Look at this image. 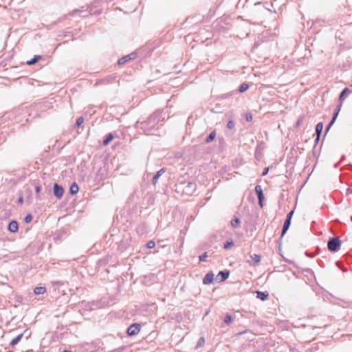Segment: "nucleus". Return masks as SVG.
Returning a JSON list of instances; mask_svg holds the SVG:
<instances>
[{"mask_svg": "<svg viewBox=\"0 0 352 352\" xmlns=\"http://www.w3.org/2000/svg\"><path fill=\"white\" fill-rule=\"evenodd\" d=\"M208 255H207V253L205 252L204 254L201 255L199 256V261H205L206 258H207Z\"/></svg>", "mask_w": 352, "mask_h": 352, "instance_id": "nucleus-32", "label": "nucleus"}, {"mask_svg": "<svg viewBox=\"0 0 352 352\" xmlns=\"http://www.w3.org/2000/svg\"><path fill=\"white\" fill-rule=\"evenodd\" d=\"M341 245V241L339 237L331 238L327 243L328 250L331 252H337L339 250Z\"/></svg>", "mask_w": 352, "mask_h": 352, "instance_id": "nucleus-2", "label": "nucleus"}, {"mask_svg": "<svg viewBox=\"0 0 352 352\" xmlns=\"http://www.w3.org/2000/svg\"><path fill=\"white\" fill-rule=\"evenodd\" d=\"M155 245V243L153 241H149L146 244V247L149 249L153 248Z\"/></svg>", "mask_w": 352, "mask_h": 352, "instance_id": "nucleus-29", "label": "nucleus"}, {"mask_svg": "<svg viewBox=\"0 0 352 352\" xmlns=\"http://www.w3.org/2000/svg\"><path fill=\"white\" fill-rule=\"evenodd\" d=\"M113 135L111 133H109L107 135L106 138L104 140L103 144L105 146L109 144V142L113 140Z\"/></svg>", "mask_w": 352, "mask_h": 352, "instance_id": "nucleus-21", "label": "nucleus"}, {"mask_svg": "<svg viewBox=\"0 0 352 352\" xmlns=\"http://www.w3.org/2000/svg\"><path fill=\"white\" fill-rule=\"evenodd\" d=\"M256 297L261 299V300H265L268 297V293L257 291Z\"/></svg>", "mask_w": 352, "mask_h": 352, "instance_id": "nucleus-15", "label": "nucleus"}, {"mask_svg": "<svg viewBox=\"0 0 352 352\" xmlns=\"http://www.w3.org/2000/svg\"><path fill=\"white\" fill-rule=\"evenodd\" d=\"M46 292V289L44 287H36L34 289V292L35 294L36 295H40V294H44L45 292Z\"/></svg>", "mask_w": 352, "mask_h": 352, "instance_id": "nucleus-19", "label": "nucleus"}, {"mask_svg": "<svg viewBox=\"0 0 352 352\" xmlns=\"http://www.w3.org/2000/svg\"><path fill=\"white\" fill-rule=\"evenodd\" d=\"M234 126V123L233 121L230 120L227 124V127L230 129H232Z\"/></svg>", "mask_w": 352, "mask_h": 352, "instance_id": "nucleus-30", "label": "nucleus"}, {"mask_svg": "<svg viewBox=\"0 0 352 352\" xmlns=\"http://www.w3.org/2000/svg\"><path fill=\"white\" fill-rule=\"evenodd\" d=\"M41 56H34V57L30 60L27 61V64L28 65H32L35 64L39 59H41Z\"/></svg>", "mask_w": 352, "mask_h": 352, "instance_id": "nucleus-20", "label": "nucleus"}, {"mask_svg": "<svg viewBox=\"0 0 352 352\" xmlns=\"http://www.w3.org/2000/svg\"><path fill=\"white\" fill-rule=\"evenodd\" d=\"M293 214H294V210L290 211L287 214L286 219H289V221H291V219H292V217Z\"/></svg>", "mask_w": 352, "mask_h": 352, "instance_id": "nucleus-35", "label": "nucleus"}, {"mask_svg": "<svg viewBox=\"0 0 352 352\" xmlns=\"http://www.w3.org/2000/svg\"><path fill=\"white\" fill-rule=\"evenodd\" d=\"M23 337V334H19L16 337H15L14 339H12L10 343V346H14L16 344L19 343V342L21 340Z\"/></svg>", "mask_w": 352, "mask_h": 352, "instance_id": "nucleus-17", "label": "nucleus"}, {"mask_svg": "<svg viewBox=\"0 0 352 352\" xmlns=\"http://www.w3.org/2000/svg\"><path fill=\"white\" fill-rule=\"evenodd\" d=\"M64 192V190L63 187L59 186L58 184H55L54 185V195L58 198L60 199L63 197Z\"/></svg>", "mask_w": 352, "mask_h": 352, "instance_id": "nucleus-6", "label": "nucleus"}, {"mask_svg": "<svg viewBox=\"0 0 352 352\" xmlns=\"http://www.w3.org/2000/svg\"><path fill=\"white\" fill-rule=\"evenodd\" d=\"M269 168H265L263 172V175H265L268 173Z\"/></svg>", "mask_w": 352, "mask_h": 352, "instance_id": "nucleus-37", "label": "nucleus"}, {"mask_svg": "<svg viewBox=\"0 0 352 352\" xmlns=\"http://www.w3.org/2000/svg\"><path fill=\"white\" fill-rule=\"evenodd\" d=\"M290 224H291V221H289V219H285L283 229H282V234H281L282 236L286 233V232L287 231V230L289 228Z\"/></svg>", "mask_w": 352, "mask_h": 352, "instance_id": "nucleus-13", "label": "nucleus"}, {"mask_svg": "<svg viewBox=\"0 0 352 352\" xmlns=\"http://www.w3.org/2000/svg\"><path fill=\"white\" fill-rule=\"evenodd\" d=\"M232 318L230 315H226L225 317L224 322L226 324H229L232 322Z\"/></svg>", "mask_w": 352, "mask_h": 352, "instance_id": "nucleus-27", "label": "nucleus"}, {"mask_svg": "<svg viewBox=\"0 0 352 352\" xmlns=\"http://www.w3.org/2000/svg\"><path fill=\"white\" fill-rule=\"evenodd\" d=\"M165 172L164 168L160 169L153 177V184H155L160 177Z\"/></svg>", "mask_w": 352, "mask_h": 352, "instance_id": "nucleus-16", "label": "nucleus"}, {"mask_svg": "<svg viewBox=\"0 0 352 352\" xmlns=\"http://www.w3.org/2000/svg\"><path fill=\"white\" fill-rule=\"evenodd\" d=\"M204 343V338H201L198 341L197 346H201Z\"/></svg>", "mask_w": 352, "mask_h": 352, "instance_id": "nucleus-36", "label": "nucleus"}, {"mask_svg": "<svg viewBox=\"0 0 352 352\" xmlns=\"http://www.w3.org/2000/svg\"><path fill=\"white\" fill-rule=\"evenodd\" d=\"M323 129V124L322 122H319L316 126V133L318 135V139H320V136L322 133Z\"/></svg>", "mask_w": 352, "mask_h": 352, "instance_id": "nucleus-14", "label": "nucleus"}, {"mask_svg": "<svg viewBox=\"0 0 352 352\" xmlns=\"http://www.w3.org/2000/svg\"><path fill=\"white\" fill-rule=\"evenodd\" d=\"M32 215H31V214H28V215H26V217H25L24 221H25V222H26V223H30V222L32 221Z\"/></svg>", "mask_w": 352, "mask_h": 352, "instance_id": "nucleus-31", "label": "nucleus"}, {"mask_svg": "<svg viewBox=\"0 0 352 352\" xmlns=\"http://www.w3.org/2000/svg\"><path fill=\"white\" fill-rule=\"evenodd\" d=\"M246 120L248 122H250L252 120V116L250 113H247L245 116Z\"/></svg>", "mask_w": 352, "mask_h": 352, "instance_id": "nucleus-33", "label": "nucleus"}, {"mask_svg": "<svg viewBox=\"0 0 352 352\" xmlns=\"http://www.w3.org/2000/svg\"><path fill=\"white\" fill-rule=\"evenodd\" d=\"M240 220L238 218L233 219L231 221V225L233 228H237L239 226Z\"/></svg>", "mask_w": 352, "mask_h": 352, "instance_id": "nucleus-25", "label": "nucleus"}, {"mask_svg": "<svg viewBox=\"0 0 352 352\" xmlns=\"http://www.w3.org/2000/svg\"><path fill=\"white\" fill-rule=\"evenodd\" d=\"M8 230L11 232H16L18 230V223L16 221L10 222L8 228Z\"/></svg>", "mask_w": 352, "mask_h": 352, "instance_id": "nucleus-11", "label": "nucleus"}, {"mask_svg": "<svg viewBox=\"0 0 352 352\" xmlns=\"http://www.w3.org/2000/svg\"><path fill=\"white\" fill-rule=\"evenodd\" d=\"M230 272L228 271H220L217 276V279L219 281H223L228 278Z\"/></svg>", "mask_w": 352, "mask_h": 352, "instance_id": "nucleus-8", "label": "nucleus"}, {"mask_svg": "<svg viewBox=\"0 0 352 352\" xmlns=\"http://www.w3.org/2000/svg\"><path fill=\"white\" fill-rule=\"evenodd\" d=\"M196 190V184L194 182H188L185 186H184V193L187 195H192Z\"/></svg>", "mask_w": 352, "mask_h": 352, "instance_id": "nucleus-3", "label": "nucleus"}, {"mask_svg": "<svg viewBox=\"0 0 352 352\" xmlns=\"http://www.w3.org/2000/svg\"><path fill=\"white\" fill-rule=\"evenodd\" d=\"M215 135H216V133L214 131L211 132L210 133V135L207 137L206 142L207 143L212 142L214 139Z\"/></svg>", "mask_w": 352, "mask_h": 352, "instance_id": "nucleus-22", "label": "nucleus"}, {"mask_svg": "<svg viewBox=\"0 0 352 352\" xmlns=\"http://www.w3.org/2000/svg\"><path fill=\"white\" fill-rule=\"evenodd\" d=\"M248 87L249 86L247 83H243L241 85L239 91V92L243 93L245 91L248 89Z\"/></svg>", "mask_w": 352, "mask_h": 352, "instance_id": "nucleus-24", "label": "nucleus"}, {"mask_svg": "<svg viewBox=\"0 0 352 352\" xmlns=\"http://www.w3.org/2000/svg\"><path fill=\"white\" fill-rule=\"evenodd\" d=\"M84 122V118L82 117H79L76 122V126L77 127L80 126Z\"/></svg>", "mask_w": 352, "mask_h": 352, "instance_id": "nucleus-26", "label": "nucleus"}, {"mask_svg": "<svg viewBox=\"0 0 352 352\" xmlns=\"http://www.w3.org/2000/svg\"><path fill=\"white\" fill-rule=\"evenodd\" d=\"M251 260L248 261V263L251 265H256L261 261V256L258 254H253L250 256Z\"/></svg>", "mask_w": 352, "mask_h": 352, "instance_id": "nucleus-9", "label": "nucleus"}, {"mask_svg": "<svg viewBox=\"0 0 352 352\" xmlns=\"http://www.w3.org/2000/svg\"><path fill=\"white\" fill-rule=\"evenodd\" d=\"M350 91H351L349 88L344 89V90L341 92V94L340 95L339 100L342 101L343 100V97L344 96H346V94L349 93Z\"/></svg>", "mask_w": 352, "mask_h": 352, "instance_id": "nucleus-23", "label": "nucleus"}, {"mask_svg": "<svg viewBox=\"0 0 352 352\" xmlns=\"http://www.w3.org/2000/svg\"><path fill=\"white\" fill-rule=\"evenodd\" d=\"M140 331V324L135 323L131 324L127 329V333L129 336L137 335Z\"/></svg>", "mask_w": 352, "mask_h": 352, "instance_id": "nucleus-4", "label": "nucleus"}, {"mask_svg": "<svg viewBox=\"0 0 352 352\" xmlns=\"http://www.w3.org/2000/svg\"><path fill=\"white\" fill-rule=\"evenodd\" d=\"M233 245L234 243L232 241H229L224 244L223 248L227 250L232 248Z\"/></svg>", "mask_w": 352, "mask_h": 352, "instance_id": "nucleus-28", "label": "nucleus"}, {"mask_svg": "<svg viewBox=\"0 0 352 352\" xmlns=\"http://www.w3.org/2000/svg\"><path fill=\"white\" fill-rule=\"evenodd\" d=\"M63 352H72V351H69V350H64Z\"/></svg>", "mask_w": 352, "mask_h": 352, "instance_id": "nucleus-40", "label": "nucleus"}, {"mask_svg": "<svg viewBox=\"0 0 352 352\" xmlns=\"http://www.w3.org/2000/svg\"><path fill=\"white\" fill-rule=\"evenodd\" d=\"M214 280V274L212 273H208L204 278L203 279V283L205 285L210 284Z\"/></svg>", "mask_w": 352, "mask_h": 352, "instance_id": "nucleus-10", "label": "nucleus"}, {"mask_svg": "<svg viewBox=\"0 0 352 352\" xmlns=\"http://www.w3.org/2000/svg\"><path fill=\"white\" fill-rule=\"evenodd\" d=\"M318 140H319V139H318V137H317L316 139V142H318Z\"/></svg>", "mask_w": 352, "mask_h": 352, "instance_id": "nucleus-41", "label": "nucleus"}, {"mask_svg": "<svg viewBox=\"0 0 352 352\" xmlns=\"http://www.w3.org/2000/svg\"><path fill=\"white\" fill-rule=\"evenodd\" d=\"M35 190H36V192L37 193H38V192H40V190H41V187H40V186H36V187L35 188Z\"/></svg>", "mask_w": 352, "mask_h": 352, "instance_id": "nucleus-38", "label": "nucleus"}, {"mask_svg": "<svg viewBox=\"0 0 352 352\" xmlns=\"http://www.w3.org/2000/svg\"><path fill=\"white\" fill-rule=\"evenodd\" d=\"M339 111H340V108H338V111L334 113L331 121L329 122V124L327 125V126L326 128V131H329V129L331 128V126L333 124V123H334L335 120H336V118L338 115Z\"/></svg>", "mask_w": 352, "mask_h": 352, "instance_id": "nucleus-18", "label": "nucleus"}, {"mask_svg": "<svg viewBox=\"0 0 352 352\" xmlns=\"http://www.w3.org/2000/svg\"><path fill=\"white\" fill-rule=\"evenodd\" d=\"M135 53H131L130 54H128L126 56H123L122 58H120L118 61V63L119 65H122L125 63H126L127 61L131 60V59H133L135 58Z\"/></svg>", "mask_w": 352, "mask_h": 352, "instance_id": "nucleus-7", "label": "nucleus"}, {"mask_svg": "<svg viewBox=\"0 0 352 352\" xmlns=\"http://www.w3.org/2000/svg\"><path fill=\"white\" fill-rule=\"evenodd\" d=\"M79 190V187L76 182H74L69 188V192L71 195L76 194Z\"/></svg>", "mask_w": 352, "mask_h": 352, "instance_id": "nucleus-12", "label": "nucleus"}, {"mask_svg": "<svg viewBox=\"0 0 352 352\" xmlns=\"http://www.w3.org/2000/svg\"><path fill=\"white\" fill-rule=\"evenodd\" d=\"M293 214H294V210L290 211L287 214L286 219H289V221H291V219H292V217Z\"/></svg>", "mask_w": 352, "mask_h": 352, "instance_id": "nucleus-34", "label": "nucleus"}, {"mask_svg": "<svg viewBox=\"0 0 352 352\" xmlns=\"http://www.w3.org/2000/svg\"><path fill=\"white\" fill-rule=\"evenodd\" d=\"M23 197H19V202L21 204V203H23Z\"/></svg>", "mask_w": 352, "mask_h": 352, "instance_id": "nucleus-39", "label": "nucleus"}, {"mask_svg": "<svg viewBox=\"0 0 352 352\" xmlns=\"http://www.w3.org/2000/svg\"><path fill=\"white\" fill-rule=\"evenodd\" d=\"M160 113V111H156L151 115L146 122L142 123V128L151 131L159 122Z\"/></svg>", "mask_w": 352, "mask_h": 352, "instance_id": "nucleus-1", "label": "nucleus"}, {"mask_svg": "<svg viewBox=\"0 0 352 352\" xmlns=\"http://www.w3.org/2000/svg\"><path fill=\"white\" fill-rule=\"evenodd\" d=\"M255 192L256 195H258V203L261 206H263V200L264 199L263 193V189L261 186L256 185L255 187Z\"/></svg>", "mask_w": 352, "mask_h": 352, "instance_id": "nucleus-5", "label": "nucleus"}]
</instances>
